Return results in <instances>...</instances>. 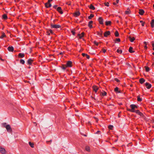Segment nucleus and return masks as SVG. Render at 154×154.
Here are the masks:
<instances>
[{
	"instance_id": "f257e3e1",
	"label": "nucleus",
	"mask_w": 154,
	"mask_h": 154,
	"mask_svg": "<svg viewBox=\"0 0 154 154\" xmlns=\"http://www.w3.org/2000/svg\"><path fill=\"white\" fill-rule=\"evenodd\" d=\"M135 105L134 104H131L130 105V107L131 108V109H128V110L129 111L132 112H135V110H134V109H135Z\"/></svg>"
},
{
	"instance_id": "f03ea898",
	"label": "nucleus",
	"mask_w": 154,
	"mask_h": 154,
	"mask_svg": "<svg viewBox=\"0 0 154 154\" xmlns=\"http://www.w3.org/2000/svg\"><path fill=\"white\" fill-rule=\"evenodd\" d=\"M7 131L8 132H11L12 131V130L11 128V126L9 125H7L5 128Z\"/></svg>"
},
{
	"instance_id": "7ed1b4c3",
	"label": "nucleus",
	"mask_w": 154,
	"mask_h": 154,
	"mask_svg": "<svg viewBox=\"0 0 154 154\" xmlns=\"http://www.w3.org/2000/svg\"><path fill=\"white\" fill-rule=\"evenodd\" d=\"M51 26L52 28L58 29L60 28L61 27V26L59 25H55L51 24Z\"/></svg>"
},
{
	"instance_id": "20e7f679",
	"label": "nucleus",
	"mask_w": 154,
	"mask_h": 154,
	"mask_svg": "<svg viewBox=\"0 0 154 154\" xmlns=\"http://www.w3.org/2000/svg\"><path fill=\"white\" fill-rule=\"evenodd\" d=\"M0 152L2 154H5L6 151L4 148L0 147Z\"/></svg>"
},
{
	"instance_id": "39448f33",
	"label": "nucleus",
	"mask_w": 154,
	"mask_h": 154,
	"mask_svg": "<svg viewBox=\"0 0 154 154\" xmlns=\"http://www.w3.org/2000/svg\"><path fill=\"white\" fill-rule=\"evenodd\" d=\"M134 112L139 115L140 116H143V114L142 112H140L139 110H135Z\"/></svg>"
},
{
	"instance_id": "423d86ee",
	"label": "nucleus",
	"mask_w": 154,
	"mask_h": 154,
	"mask_svg": "<svg viewBox=\"0 0 154 154\" xmlns=\"http://www.w3.org/2000/svg\"><path fill=\"white\" fill-rule=\"evenodd\" d=\"M145 86H146L147 89H150L152 86L151 84L149 83L148 82H146L145 84Z\"/></svg>"
},
{
	"instance_id": "0eeeda50",
	"label": "nucleus",
	"mask_w": 154,
	"mask_h": 154,
	"mask_svg": "<svg viewBox=\"0 0 154 154\" xmlns=\"http://www.w3.org/2000/svg\"><path fill=\"white\" fill-rule=\"evenodd\" d=\"M8 49L9 51L13 52L14 51V48L13 46H9L8 47Z\"/></svg>"
},
{
	"instance_id": "6e6552de",
	"label": "nucleus",
	"mask_w": 154,
	"mask_h": 154,
	"mask_svg": "<svg viewBox=\"0 0 154 154\" xmlns=\"http://www.w3.org/2000/svg\"><path fill=\"white\" fill-rule=\"evenodd\" d=\"M57 11L59 12L61 14H62L63 13V12L62 11L61 8L60 7H59L57 8Z\"/></svg>"
},
{
	"instance_id": "1a4fd4ad",
	"label": "nucleus",
	"mask_w": 154,
	"mask_h": 154,
	"mask_svg": "<svg viewBox=\"0 0 154 154\" xmlns=\"http://www.w3.org/2000/svg\"><path fill=\"white\" fill-rule=\"evenodd\" d=\"M98 20L100 24H103V19L102 17H99Z\"/></svg>"
},
{
	"instance_id": "9d476101",
	"label": "nucleus",
	"mask_w": 154,
	"mask_h": 154,
	"mask_svg": "<svg viewBox=\"0 0 154 154\" xmlns=\"http://www.w3.org/2000/svg\"><path fill=\"white\" fill-rule=\"evenodd\" d=\"M110 33L109 31H107L104 33V37H107V36L109 35Z\"/></svg>"
},
{
	"instance_id": "9b49d317",
	"label": "nucleus",
	"mask_w": 154,
	"mask_h": 154,
	"mask_svg": "<svg viewBox=\"0 0 154 154\" xmlns=\"http://www.w3.org/2000/svg\"><path fill=\"white\" fill-rule=\"evenodd\" d=\"M80 14V12L79 11H77V12L75 13L73 15L74 17H77L78 16H79Z\"/></svg>"
},
{
	"instance_id": "f8f14e48",
	"label": "nucleus",
	"mask_w": 154,
	"mask_h": 154,
	"mask_svg": "<svg viewBox=\"0 0 154 154\" xmlns=\"http://www.w3.org/2000/svg\"><path fill=\"white\" fill-rule=\"evenodd\" d=\"M72 63L71 61H69L66 63V66L71 67L72 66Z\"/></svg>"
},
{
	"instance_id": "ddd939ff",
	"label": "nucleus",
	"mask_w": 154,
	"mask_h": 154,
	"mask_svg": "<svg viewBox=\"0 0 154 154\" xmlns=\"http://www.w3.org/2000/svg\"><path fill=\"white\" fill-rule=\"evenodd\" d=\"M93 21H90L88 24V26L90 28H91L92 27V24L93 23Z\"/></svg>"
},
{
	"instance_id": "4468645a",
	"label": "nucleus",
	"mask_w": 154,
	"mask_h": 154,
	"mask_svg": "<svg viewBox=\"0 0 154 154\" xmlns=\"http://www.w3.org/2000/svg\"><path fill=\"white\" fill-rule=\"evenodd\" d=\"M45 5L47 8L50 7L51 6V4L50 3L48 2L45 4Z\"/></svg>"
},
{
	"instance_id": "2eb2a0df",
	"label": "nucleus",
	"mask_w": 154,
	"mask_h": 154,
	"mask_svg": "<svg viewBox=\"0 0 154 154\" xmlns=\"http://www.w3.org/2000/svg\"><path fill=\"white\" fill-rule=\"evenodd\" d=\"M139 13L140 15H143L144 13V11L143 10L140 9L139 10Z\"/></svg>"
},
{
	"instance_id": "dca6fc26",
	"label": "nucleus",
	"mask_w": 154,
	"mask_h": 154,
	"mask_svg": "<svg viewBox=\"0 0 154 154\" xmlns=\"http://www.w3.org/2000/svg\"><path fill=\"white\" fill-rule=\"evenodd\" d=\"M93 88L94 91L95 93H96L97 90H98V88L97 87V86L94 85L93 86Z\"/></svg>"
},
{
	"instance_id": "f3484780",
	"label": "nucleus",
	"mask_w": 154,
	"mask_h": 154,
	"mask_svg": "<svg viewBox=\"0 0 154 154\" xmlns=\"http://www.w3.org/2000/svg\"><path fill=\"white\" fill-rule=\"evenodd\" d=\"M18 57L20 58H23L25 56V54L23 53H20L18 54Z\"/></svg>"
},
{
	"instance_id": "a211bd4d",
	"label": "nucleus",
	"mask_w": 154,
	"mask_h": 154,
	"mask_svg": "<svg viewBox=\"0 0 154 154\" xmlns=\"http://www.w3.org/2000/svg\"><path fill=\"white\" fill-rule=\"evenodd\" d=\"M33 62V60L31 59H29L27 60V63L29 65H31Z\"/></svg>"
},
{
	"instance_id": "6ab92c4d",
	"label": "nucleus",
	"mask_w": 154,
	"mask_h": 154,
	"mask_svg": "<svg viewBox=\"0 0 154 154\" xmlns=\"http://www.w3.org/2000/svg\"><path fill=\"white\" fill-rule=\"evenodd\" d=\"M82 55L83 56L86 57V58L88 59H89L90 58L89 56L87 54H85V53H82Z\"/></svg>"
},
{
	"instance_id": "aec40b11",
	"label": "nucleus",
	"mask_w": 154,
	"mask_h": 154,
	"mask_svg": "<svg viewBox=\"0 0 154 154\" xmlns=\"http://www.w3.org/2000/svg\"><path fill=\"white\" fill-rule=\"evenodd\" d=\"M84 32H82L81 34H78V35L79 36V38L81 39V38L83 37L84 36Z\"/></svg>"
},
{
	"instance_id": "412c9836",
	"label": "nucleus",
	"mask_w": 154,
	"mask_h": 154,
	"mask_svg": "<svg viewBox=\"0 0 154 154\" xmlns=\"http://www.w3.org/2000/svg\"><path fill=\"white\" fill-rule=\"evenodd\" d=\"M111 23V22L110 21H107L105 22V24L106 26L110 25Z\"/></svg>"
},
{
	"instance_id": "4be33fe9",
	"label": "nucleus",
	"mask_w": 154,
	"mask_h": 154,
	"mask_svg": "<svg viewBox=\"0 0 154 154\" xmlns=\"http://www.w3.org/2000/svg\"><path fill=\"white\" fill-rule=\"evenodd\" d=\"M145 81V80L143 78H141L139 80V82L140 83L142 84Z\"/></svg>"
},
{
	"instance_id": "5701e85b",
	"label": "nucleus",
	"mask_w": 154,
	"mask_h": 154,
	"mask_svg": "<svg viewBox=\"0 0 154 154\" xmlns=\"http://www.w3.org/2000/svg\"><path fill=\"white\" fill-rule=\"evenodd\" d=\"M151 26L152 28L154 27V19L152 20L151 22Z\"/></svg>"
},
{
	"instance_id": "b1692460",
	"label": "nucleus",
	"mask_w": 154,
	"mask_h": 154,
	"mask_svg": "<svg viewBox=\"0 0 154 154\" xmlns=\"http://www.w3.org/2000/svg\"><path fill=\"white\" fill-rule=\"evenodd\" d=\"M6 36V35H5V33L4 32H3L2 33V35H1V36H0V38L2 39L4 37H5Z\"/></svg>"
},
{
	"instance_id": "393cba45",
	"label": "nucleus",
	"mask_w": 154,
	"mask_h": 154,
	"mask_svg": "<svg viewBox=\"0 0 154 154\" xmlns=\"http://www.w3.org/2000/svg\"><path fill=\"white\" fill-rule=\"evenodd\" d=\"M129 39H130V41L131 42H134V41L135 40V38L134 37H129Z\"/></svg>"
},
{
	"instance_id": "a878e982",
	"label": "nucleus",
	"mask_w": 154,
	"mask_h": 154,
	"mask_svg": "<svg viewBox=\"0 0 154 154\" xmlns=\"http://www.w3.org/2000/svg\"><path fill=\"white\" fill-rule=\"evenodd\" d=\"M132 49H133V48L132 47H130L129 48V51L130 53H132L134 52V51H132Z\"/></svg>"
},
{
	"instance_id": "bb28decb",
	"label": "nucleus",
	"mask_w": 154,
	"mask_h": 154,
	"mask_svg": "<svg viewBox=\"0 0 154 154\" xmlns=\"http://www.w3.org/2000/svg\"><path fill=\"white\" fill-rule=\"evenodd\" d=\"M7 125L6 123L5 122L3 123L2 124V127L5 128H6V127Z\"/></svg>"
},
{
	"instance_id": "cd10ccee",
	"label": "nucleus",
	"mask_w": 154,
	"mask_h": 154,
	"mask_svg": "<svg viewBox=\"0 0 154 154\" xmlns=\"http://www.w3.org/2000/svg\"><path fill=\"white\" fill-rule=\"evenodd\" d=\"M119 88L117 87H116L114 89V91L116 93H120V92L119 91Z\"/></svg>"
},
{
	"instance_id": "c85d7f7f",
	"label": "nucleus",
	"mask_w": 154,
	"mask_h": 154,
	"mask_svg": "<svg viewBox=\"0 0 154 154\" xmlns=\"http://www.w3.org/2000/svg\"><path fill=\"white\" fill-rule=\"evenodd\" d=\"M89 8L92 10H94L95 9V8L94 6L92 5H91L90 6Z\"/></svg>"
},
{
	"instance_id": "c756f323",
	"label": "nucleus",
	"mask_w": 154,
	"mask_h": 154,
	"mask_svg": "<svg viewBox=\"0 0 154 154\" xmlns=\"http://www.w3.org/2000/svg\"><path fill=\"white\" fill-rule=\"evenodd\" d=\"M97 34L100 37L102 36V32L101 31L100 32H97Z\"/></svg>"
},
{
	"instance_id": "7c9ffc66",
	"label": "nucleus",
	"mask_w": 154,
	"mask_h": 154,
	"mask_svg": "<svg viewBox=\"0 0 154 154\" xmlns=\"http://www.w3.org/2000/svg\"><path fill=\"white\" fill-rule=\"evenodd\" d=\"M2 18L3 19H6L7 18V16L6 14H4L2 15Z\"/></svg>"
},
{
	"instance_id": "2f4dec72",
	"label": "nucleus",
	"mask_w": 154,
	"mask_h": 154,
	"mask_svg": "<svg viewBox=\"0 0 154 154\" xmlns=\"http://www.w3.org/2000/svg\"><path fill=\"white\" fill-rule=\"evenodd\" d=\"M146 71V72H148L150 70V68L148 67L145 66Z\"/></svg>"
},
{
	"instance_id": "473e14b6",
	"label": "nucleus",
	"mask_w": 154,
	"mask_h": 154,
	"mask_svg": "<svg viewBox=\"0 0 154 154\" xmlns=\"http://www.w3.org/2000/svg\"><path fill=\"white\" fill-rule=\"evenodd\" d=\"M102 96H106V93L104 91L103 92H102L101 93Z\"/></svg>"
},
{
	"instance_id": "72a5a7b5",
	"label": "nucleus",
	"mask_w": 154,
	"mask_h": 154,
	"mask_svg": "<svg viewBox=\"0 0 154 154\" xmlns=\"http://www.w3.org/2000/svg\"><path fill=\"white\" fill-rule=\"evenodd\" d=\"M115 35L116 37H118L119 36V33L118 31H116L115 33Z\"/></svg>"
},
{
	"instance_id": "f704fd0d",
	"label": "nucleus",
	"mask_w": 154,
	"mask_h": 154,
	"mask_svg": "<svg viewBox=\"0 0 154 154\" xmlns=\"http://www.w3.org/2000/svg\"><path fill=\"white\" fill-rule=\"evenodd\" d=\"M20 62L21 63L24 64L25 63V61L23 60L20 59Z\"/></svg>"
},
{
	"instance_id": "c9c22d12",
	"label": "nucleus",
	"mask_w": 154,
	"mask_h": 154,
	"mask_svg": "<svg viewBox=\"0 0 154 154\" xmlns=\"http://www.w3.org/2000/svg\"><path fill=\"white\" fill-rule=\"evenodd\" d=\"M85 149L87 151L89 152L90 151V147L88 146H86V147Z\"/></svg>"
},
{
	"instance_id": "e433bc0d",
	"label": "nucleus",
	"mask_w": 154,
	"mask_h": 154,
	"mask_svg": "<svg viewBox=\"0 0 154 154\" xmlns=\"http://www.w3.org/2000/svg\"><path fill=\"white\" fill-rule=\"evenodd\" d=\"M29 145L32 148L34 147V144L33 143H31L30 142H29Z\"/></svg>"
},
{
	"instance_id": "4c0bfd02",
	"label": "nucleus",
	"mask_w": 154,
	"mask_h": 154,
	"mask_svg": "<svg viewBox=\"0 0 154 154\" xmlns=\"http://www.w3.org/2000/svg\"><path fill=\"white\" fill-rule=\"evenodd\" d=\"M94 16V15L93 14H90V16L88 17V18L89 19H91Z\"/></svg>"
},
{
	"instance_id": "58836bf2",
	"label": "nucleus",
	"mask_w": 154,
	"mask_h": 154,
	"mask_svg": "<svg viewBox=\"0 0 154 154\" xmlns=\"http://www.w3.org/2000/svg\"><path fill=\"white\" fill-rule=\"evenodd\" d=\"M143 43H144V44L145 45V46L144 47V48L145 49H147V42H144Z\"/></svg>"
},
{
	"instance_id": "ea45409f",
	"label": "nucleus",
	"mask_w": 154,
	"mask_h": 154,
	"mask_svg": "<svg viewBox=\"0 0 154 154\" xmlns=\"http://www.w3.org/2000/svg\"><path fill=\"white\" fill-rule=\"evenodd\" d=\"M137 100L138 101H141L142 100V99L141 98H140L139 96H138L137 97Z\"/></svg>"
},
{
	"instance_id": "a19ab883",
	"label": "nucleus",
	"mask_w": 154,
	"mask_h": 154,
	"mask_svg": "<svg viewBox=\"0 0 154 154\" xmlns=\"http://www.w3.org/2000/svg\"><path fill=\"white\" fill-rule=\"evenodd\" d=\"M117 52L121 54L122 52V51L121 50L118 49L117 50Z\"/></svg>"
},
{
	"instance_id": "79ce46f5",
	"label": "nucleus",
	"mask_w": 154,
	"mask_h": 154,
	"mask_svg": "<svg viewBox=\"0 0 154 154\" xmlns=\"http://www.w3.org/2000/svg\"><path fill=\"white\" fill-rule=\"evenodd\" d=\"M108 128L109 129L112 130L113 128V126L112 125H110L108 126Z\"/></svg>"
},
{
	"instance_id": "37998d69",
	"label": "nucleus",
	"mask_w": 154,
	"mask_h": 154,
	"mask_svg": "<svg viewBox=\"0 0 154 154\" xmlns=\"http://www.w3.org/2000/svg\"><path fill=\"white\" fill-rule=\"evenodd\" d=\"M119 0H116V2H114L113 3V4L114 5H116V4L118 3H119Z\"/></svg>"
},
{
	"instance_id": "c03bdc74",
	"label": "nucleus",
	"mask_w": 154,
	"mask_h": 154,
	"mask_svg": "<svg viewBox=\"0 0 154 154\" xmlns=\"http://www.w3.org/2000/svg\"><path fill=\"white\" fill-rule=\"evenodd\" d=\"M94 44L97 46H98V45L99 43L97 42L96 41H94Z\"/></svg>"
},
{
	"instance_id": "a18cd8bd",
	"label": "nucleus",
	"mask_w": 154,
	"mask_h": 154,
	"mask_svg": "<svg viewBox=\"0 0 154 154\" xmlns=\"http://www.w3.org/2000/svg\"><path fill=\"white\" fill-rule=\"evenodd\" d=\"M130 13V12L129 11H125V14H129Z\"/></svg>"
},
{
	"instance_id": "49530a36",
	"label": "nucleus",
	"mask_w": 154,
	"mask_h": 154,
	"mask_svg": "<svg viewBox=\"0 0 154 154\" xmlns=\"http://www.w3.org/2000/svg\"><path fill=\"white\" fill-rule=\"evenodd\" d=\"M71 32L72 33V34L73 35H75V31L74 30H72Z\"/></svg>"
},
{
	"instance_id": "de8ad7c7",
	"label": "nucleus",
	"mask_w": 154,
	"mask_h": 154,
	"mask_svg": "<svg viewBox=\"0 0 154 154\" xmlns=\"http://www.w3.org/2000/svg\"><path fill=\"white\" fill-rule=\"evenodd\" d=\"M105 5L107 6H109V3L108 2L105 3H104Z\"/></svg>"
},
{
	"instance_id": "09e8293b",
	"label": "nucleus",
	"mask_w": 154,
	"mask_h": 154,
	"mask_svg": "<svg viewBox=\"0 0 154 154\" xmlns=\"http://www.w3.org/2000/svg\"><path fill=\"white\" fill-rule=\"evenodd\" d=\"M66 67L67 66L63 65L62 66V68L63 69L65 70L66 69Z\"/></svg>"
},
{
	"instance_id": "8fccbe9b",
	"label": "nucleus",
	"mask_w": 154,
	"mask_h": 154,
	"mask_svg": "<svg viewBox=\"0 0 154 154\" xmlns=\"http://www.w3.org/2000/svg\"><path fill=\"white\" fill-rule=\"evenodd\" d=\"M115 80L117 82H120V80L117 78H115Z\"/></svg>"
},
{
	"instance_id": "3c124183",
	"label": "nucleus",
	"mask_w": 154,
	"mask_h": 154,
	"mask_svg": "<svg viewBox=\"0 0 154 154\" xmlns=\"http://www.w3.org/2000/svg\"><path fill=\"white\" fill-rule=\"evenodd\" d=\"M116 41L118 42H119L120 41V39L119 38H117L116 39Z\"/></svg>"
},
{
	"instance_id": "603ef678",
	"label": "nucleus",
	"mask_w": 154,
	"mask_h": 154,
	"mask_svg": "<svg viewBox=\"0 0 154 154\" xmlns=\"http://www.w3.org/2000/svg\"><path fill=\"white\" fill-rule=\"evenodd\" d=\"M152 46L153 47L152 50L154 51V43H152Z\"/></svg>"
},
{
	"instance_id": "864d4df0",
	"label": "nucleus",
	"mask_w": 154,
	"mask_h": 154,
	"mask_svg": "<svg viewBox=\"0 0 154 154\" xmlns=\"http://www.w3.org/2000/svg\"><path fill=\"white\" fill-rule=\"evenodd\" d=\"M102 51L104 53H105L106 51V50L105 49H102Z\"/></svg>"
},
{
	"instance_id": "5fc2aeb1",
	"label": "nucleus",
	"mask_w": 154,
	"mask_h": 154,
	"mask_svg": "<svg viewBox=\"0 0 154 154\" xmlns=\"http://www.w3.org/2000/svg\"><path fill=\"white\" fill-rule=\"evenodd\" d=\"M50 33H52L53 32L52 31V30H51V29H50L49 31H48Z\"/></svg>"
},
{
	"instance_id": "6e6d98bb",
	"label": "nucleus",
	"mask_w": 154,
	"mask_h": 154,
	"mask_svg": "<svg viewBox=\"0 0 154 154\" xmlns=\"http://www.w3.org/2000/svg\"><path fill=\"white\" fill-rule=\"evenodd\" d=\"M57 7V5H54L53 6V7L54 8L56 9Z\"/></svg>"
},
{
	"instance_id": "4d7b16f0",
	"label": "nucleus",
	"mask_w": 154,
	"mask_h": 154,
	"mask_svg": "<svg viewBox=\"0 0 154 154\" xmlns=\"http://www.w3.org/2000/svg\"><path fill=\"white\" fill-rule=\"evenodd\" d=\"M47 35H50V33L48 31L47 32Z\"/></svg>"
},
{
	"instance_id": "13d9d810",
	"label": "nucleus",
	"mask_w": 154,
	"mask_h": 154,
	"mask_svg": "<svg viewBox=\"0 0 154 154\" xmlns=\"http://www.w3.org/2000/svg\"><path fill=\"white\" fill-rule=\"evenodd\" d=\"M52 0H48V3H50V2L52 1Z\"/></svg>"
},
{
	"instance_id": "bf43d9fd",
	"label": "nucleus",
	"mask_w": 154,
	"mask_h": 154,
	"mask_svg": "<svg viewBox=\"0 0 154 154\" xmlns=\"http://www.w3.org/2000/svg\"><path fill=\"white\" fill-rule=\"evenodd\" d=\"M141 25L143 26H144V23L143 22L141 24Z\"/></svg>"
},
{
	"instance_id": "052dcab7",
	"label": "nucleus",
	"mask_w": 154,
	"mask_h": 154,
	"mask_svg": "<svg viewBox=\"0 0 154 154\" xmlns=\"http://www.w3.org/2000/svg\"><path fill=\"white\" fill-rule=\"evenodd\" d=\"M0 60H2V61H3L4 60L3 59H2L0 57Z\"/></svg>"
},
{
	"instance_id": "680f3d73",
	"label": "nucleus",
	"mask_w": 154,
	"mask_h": 154,
	"mask_svg": "<svg viewBox=\"0 0 154 154\" xmlns=\"http://www.w3.org/2000/svg\"><path fill=\"white\" fill-rule=\"evenodd\" d=\"M135 108H137V106L135 105Z\"/></svg>"
},
{
	"instance_id": "e2e57ef3",
	"label": "nucleus",
	"mask_w": 154,
	"mask_h": 154,
	"mask_svg": "<svg viewBox=\"0 0 154 154\" xmlns=\"http://www.w3.org/2000/svg\"><path fill=\"white\" fill-rule=\"evenodd\" d=\"M100 131H97V132H96V133H98Z\"/></svg>"
},
{
	"instance_id": "0e129e2a",
	"label": "nucleus",
	"mask_w": 154,
	"mask_h": 154,
	"mask_svg": "<svg viewBox=\"0 0 154 154\" xmlns=\"http://www.w3.org/2000/svg\"><path fill=\"white\" fill-rule=\"evenodd\" d=\"M140 23H143V22L142 21V20L140 21Z\"/></svg>"
},
{
	"instance_id": "69168bd1",
	"label": "nucleus",
	"mask_w": 154,
	"mask_h": 154,
	"mask_svg": "<svg viewBox=\"0 0 154 154\" xmlns=\"http://www.w3.org/2000/svg\"><path fill=\"white\" fill-rule=\"evenodd\" d=\"M152 54H153V55H154V52H153L152 53Z\"/></svg>"
},
{
	"instance_id": "338daca9",
	"label": "nucleus",
	"mask_w": 154,
	"mask_h": 154,
	"mask_svg": "<svg viewBox=\"0 0 154 154\" xmlns=\"http://www.w3.org/2000/svg\"><path fill=\"white\" fill-rule=\"evenodd\" d=\"M62 54V53H60V54Z\"/></svg>"
},
{
	"instance_id": "774afa93",
	"label": "nucleus",
	"mask_w": 154,
	"mask_h": 154,
	"mask_svg": "<svg viewBox=\"0 0 154 154\" xmlns=\"http://www.w3.org/2000/svg\"><path fill=\"white\" fill-rule=\"evenodd\" d=\"M153 7L154 8V5H153Z\"/></svg>"
}]
</instances>
